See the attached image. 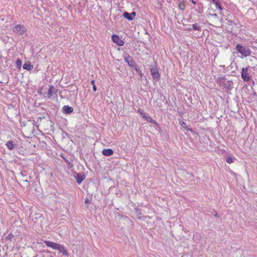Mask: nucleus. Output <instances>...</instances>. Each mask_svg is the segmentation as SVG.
Masks as SVG:
<instances>
[{"mask_svg":"<svg viewBox=\"0 0 257 257\" xmlns=\"http://www.w3.org/2000/svg\"><path fill=\"white\" fill-rule=\"evenodd\" d=\"M44 242L46 244V245L47 246L51 247L53 249L59 251V252L60 253H61L63 255L65 256H69V253L64 246L59 243H57L49 240H44Z\"/></svg>","mask_w":257,"mask_h":257,"instance_id":"nucleus-1","label":"nucleus"},{"mask_svg":"<svg viewBox=\"0 0 257 257\" xmlns=\"http://www.w3.org/2000/svg\"><path fill=\"white\" fill-rule=\"evenodd\" d=\"M237 51L240 53L243 57H247L251 54L250 49L246 46H243L240 44H237L235 46Z\"/></svg>","mask_w":257,"mask_h":257,"instance_id":"nucleus-2","label":"nucleus"},{"mask_svg":"<svg viewBox=\"0 0 257 257\" xmlns=\"http://www.w3.org/2000/svg\"><path fill=\"white\" fill-rule=\"evenodd\" d=\"M13 31L15 34L22 36L27 31V29L24 25L18 24L13 27Z\"/></svg>","mask_w":257,"mask_h":257,"instance_id":"nucleus-3","label":"nucleus"},{"mask_svg":"<svg viewBox=\"0 0 257 257\" xmlns=\"http://www.w3.org/2000/svg\"><path fill=\"white\" fill-rule=\"evenodd\" d=\"M125 61L127 63V65L131 67H136V70H137V66L135 61L133 60L132 57L127 53H125L123 56Z\"/></svg>","mask_w":257,"mask_h":257,"instance_id":"nucleus-4","label":"nucleus"},{"mask_svg":"<svg viewBox=\"0 0 257 257\" xmlns=\"http://www.w3.org/2000/svg\"><path fill=\"white\" fill-rule=\"evenodd\" d=\"M248 67L242 68L241 69V76L244 82H248L250 80L249 72H248Z\"/></svg>","mask_w":257,"mask_h":257,"instance_id":"nucleus-5","label":"nucleus"},{"mask_svg":"<svg viewBox=\"0 0 257 257\" xmlns=\"http://www.w3.org/2000/svg\"><path fill=\"white\" fill-rule=\"evenodd\" d=\"M112 40L118 46H121L123 45L124 42L116 35H113L111 37Z\"/></svg>","mask_w":257,"mask_h":257,"instance_id":"nucleus-6","label":"nucleus"},{"mask_svg":"<svg viewBox=\"0 0 257 257\" xmlns=\"http://www.w3.org/2000/svg\"><path fill=\"white\" fill-rule=\"evenodd\" d=\"M123 16L127 20L132 21L135 19L136 16V13L135 12H132L131 13H129L128 12H124L123 13Z\"/></svg>","mask_w":257,"mask_h":257,"instance_id":"nucleus-7","label":"nucleus"},{"mask_svg":"<svg viewBox=\"0 0 257 257\" xmlns=\"http://www.w3.org/2000/svg\"><path fill=\"white\" fill-rule=\"evenodd\" d=\"M151 72L154 79H159L160 78V74L157 69L151 68Z\"/></svg>","mask_w":257,"mask_h":257,"instance_id":"nucleus-8","label":"nucleus"},{"mask_svg":"<svg viewBox=\"0 0 257 257\" xmlns=\"http://www.w3.org/2000/svg\"><path fill=\"white\" fill-rule=\"evenodd\" d=\"M6 146L9 150L12 151L17 147V144L14 141H9L6 144Z\"/></svg>","mask_w":257,"mask_h":257,"instance_id":"nucleus-9","label":"nucleus"},{"mask_svg":"<svg viewBox=\"0 0 257 257\" xmlns=\"http://www.w3.org/2000/svg\"><path fill=\"white\" fill-rule=\"evenodd\" d=\"M30 217L34 223H36L39 220L41 221L42 215L40 213H35L34 215L31 214Z\"/></svg>","mask_w":257,"mask_h":257,"instance_id":"nucleus-10","label":"nucleus"},{"mask_svg":"<svg viewBox=\"0 0 257 257\" xmlns=\"http://www.w3.org/2000/svg\"><path fill=\"white\" fill-rule=\"evenodd\" d=\"M63 112L66 114H70L73 111V107L69 105H65L62 108Z\"/></svg>","mask_w":257,"mask_h":257,"instance_id":"nucleus-11","label":"nucleus"},{"mask_svg":"<svg viewBox=\"0 0 257 257\" xmlns=\"http://www.w3.org/2000/svg\"><path fill=\"white\" fill-rule=\"evenodd\" d=\"M84 179V175L80 173H77L75 176V179L78 184H80Z\"/></svg>","mask_w":257,"mask_h":257,"instance_id":"nucleus-12","label":"nucleus"},{"mask_svg":"<svg viewBox=\"0 0 257 257\" xmlns=\"http://www.w3.org/2000/svg\"><path fill=\"white\" fill-rule=\"evenodd\" d=\"M102 154L105 156H110L113 153V151L111 149H106L102 151Z\"/></svg>","mask_w":257,"mask_h":257,"instance_id":"nucleus-13","label":"nucleus"},{"mask_svg":"<svg viewBox=\"0 0 257 257\" xmlns=\"http://www.w3.org/2000/svg\"><path fill=\"white\" fill-rule=\"evenodd\" d=\"M23 67L24 69L30 71L33 69L34 66L30 63L27 62L24 64Z\"/></svg>","mask_w":257,"mask_h":257,"instance_id":"nucleus-14","label":"nucleus"},{"mask_svg":"<svg viewBox=\"0 0 257 257\" xmlns=\"http://www.w3.org/2000/svg\"><path fill=\"white\" fill-rule=\"evenodd\" d=\"M192 28H189V30H197L200 31L201 30V27L197 23H195L191 25Z\"/></svg>","mask_w":257,"mask_h":257,"instance_id":"nucleus-15","label":"nucleus"},{"mask_svg":"<svg viewBox=\"0 0 257 257\" xmlns=\"http://www.w3.org/2000/svg\"><path fill=\"white\" fill-rule=\"evenodd\" d=\"M144 118L149 122L157 125V122L150 116H147V115L144 117Z\"/></svg>","mask_w":257,"mask_h":257,"instance_id":"nucleus-16","label":"nucleus"},{"mask_svg":"<svg viewBox=\"0 0 257 257\" xmlns=\"http://www.w3.org/2000/svg\"><path fill=\"white\" fill-rule=\"evenodd\" d=\"M234 160H235V157H234L233 156H227L226 158V161L228 164L232 163L234 161Z\"/></svg>","mask_w":257,"mask_h":257,"instance_id":"nucleus-17","label":"nucleus"},{"mask_svg":"<svg viewBox=\"0 0 257 257\" xmlns=\"http://www.w3.org/2000/svg\"><path fill=\"white\" fill-rule=\"evenodd\" d=\"M53 89H54V86L53 85L49 86V88L48 90V95L49 98H50L52 95V94L53 92Z\"/></svg>","mask_w":257,"mask_h":257,"instance_id":"nucleus-18","label":"nucleus"},{"mask_svg":"<svg viewBox=\"0 0 257 257\" xmlns=\"http://www.w3.org/2000/svg\"><path fill=\"white\" fill-rule=\"evenodd\" d=\"M225 81V77H219L217 79V83L221 86L222 84L224 83Z\"/></svg>","mask_w":257,"mask_h":257,"instance_id":"nucleus-19","label":"nucleus"},{"mask_svg":"<svg viewBox=\"0 0 257 257\" xmlns=\"http://www.w3.org/2000/svg\"><path fill=\"white\" fill-rule=\"evenodd\" d=\"M215 6H216V8L218 9H219L220 11H221L223 10V8L221 6V5L220 3V2L219 1H218L217 2H216L215 4H214Z\"/></svg>","mask_w":257,"mask_h":257,"instance_id":"nucleus-20","label":"nucleus"},{"mask_svg":"<svg viewBox=\"0 0 257 257\" xmlns=\"http://www.w3.org/2000/svg\"><path fill=\"white\" fill-rule=\"evenodd\" d=\"M180 124L185 129H186V130H187L188 131H190L191 132H192V129H189L188 126L187 125L186 123L185 122L182 121V122L180 123Z\"/></svg>","mask_w":257,"mask_h":257,"instance_id":"nucleus-21","label":"nucleus"},{"mask_svg":"<svg viewBox=\"0 0 257 257\" xmlns=\"http://www.w3.org/2000/svg\"><path fill=\"white\" fill-rule=\"evenodd\" d=\"M137 112L140 113V114L143 118H144V117L146 115V113L144 112L141 109H138Z\"/></svg>","mask_w":257,"mask_h":257,"instance_id":"nucleus-22","label":"nucleus"},{"mask_svg":"<svg viewBox=\"0 0 257 257\" xmlns=\"http://www.w3.org/2000/svg\"><path fill=\"white\" fill-rule=\"evenodd\" d=\"M16 65L18 67H20L22 65V62L21 60L19 59H17L16 61Z\"/></svg>","mask_w":257,"mask_h":257,"instance_id":"nucleus-23","label":"nucleus"},{"mask_svg":"<svg viewBox=\"0 0 257 257\" xmlns=\"http://www.w3.org/2000/svg\"><path fill=\"white\" fill-rule=\"evenodd\" d=\"M96 90H97V87L95 85H94V86H93V90L94 91H96Z\"/></svg>","mask_w":257,"mask_h":257,"instance_id":"nucleus-24","label":"nucleus"},{"mask_svg":"<svg viewBox=\"0 0 257 257\" xmlns=\"http://www.w3.org/2000/svg\"><path fill=\"white\" fill-rule=\"evenodd\" d=\"M20 174H21L22 176H23V177H26V176H27V174H24V173H23V172H21L20 173Z\"/></svg>","mask_w":257,"mask_h":257,"instance_id":"nucleus-25","label":"nucleus"},{"mask_svg":"<svg viewBox=\"0 0 257 257\" xmlns=\"http://www.w3.org/2000/svg\"><path fill=\"white\" fill-rule=\"evenodd\" d=\"M13 237V235L11 234H9L8 236H7V238L8 239H10V238H11L12 237Z\"/></svg>","mask_w":257,"mask_h":257,"instance_id":"nucleus-26","label":"nucleus"},{"mask_svg":"<svg viewBox=\"0 0 257 257\" xmlns=\"http://www.w3.org/2000/svg\"><path fill=\"white\" fill-rule=\"evenodd\" d=\"M192 3L194 5H196V2L195 1H194V0H190Z\"/></svg>","mask_w":257,"mask_h":257,"instance_id":"nucleus-27","label":"nucleus"},{"mask_svg":"<svg viewBox=\"0 0 257 257\" xmlns=\"http://www.w3.org/2000/svg\"><path fill=\"white\" fill-rule=\"evenodd\" d=\"M91 84H92V86H94V85H95V81H94V80H92V81H91Z\"/></svg>","mask_w":257,"mask_h":257,"instance_id":"nucleus-28","label":"nucleus"},{"mask_svg":"<svg viewBox=\"0 0 257 257\" xmlns=\"http://www.w3.org/2000/svg\"><path fill=\"white\" fill-rule=\"evenodd\" d=\"M211 16L214 17H217V15L216 14H212Z\"/></svg>","mask_w":257,"mask_h":257,"instance_id":"nucleus-29","label":"nucleus"},{"mask_svg":"<svg viewBox=\"0 0 257 257\" xmlns=\"http://www.w3.org/2000/svg\"><path fill=\"white\" fill-rule=\"evenodd\" d=\"M218 0H212V2L213 4H215L216 2H217Z\"/></svg>","mask_w":257,"mask_h":257,"instance_id":"nucleus-30","label":"nucleus"},{"mask_svg":"<svg viewBox=\"0 0 257 257\" xmlns=\"http://www.w3.org/2000/svg\"><path fill=\"white\" fill-rule=\"evenodd\" d=\"M88 201H89V200H88V199H85V201H84L85 203H88Z\"/></svg>","mask_w":257,"mask_h":257,"instance_id":"nucleus-31","label":"nucleus"},{"mask_svg":"<svg viewBox=\"0 0 257 257\" xmlns=\"http://www.w3.org/2000/svg\"><path fill=\"white\" fill-rule=\"evenodd\" d=\"M232 23V22L231 21H228V24L229 25L230 24H231Z\"/></svg>","mask_w":257,"mask_h":257,"instance_id":"nucleus-32","label":"nucleus"},{"mask_svg":"<svg viewBox=\"0 0 257 257\" xmlns=\"http://www.w3.org/2000/svg\"><path fill=\"white\" fill-rule=\"evenodd\" d=\"M65 162L68 164H70V162L67 160H65Z\"/></svg>","mask_w":257,"mask_h":257,"instance_id":"nucleus-33","label":"nucleus"},{"mask_svg":"<svg viewBox=\"0 0 257 257\" xmlns=\"http://www.w3.org/2000/svg\"><path fill=\"white\" fill-rule=\"evenodd\" d=\"M215 216L217 217H219V216L217 213L215 214Z\"/></svg>","mask_w":257,"mask_h":257,"instance_id":"nucleus-34","label":"nucleus"},{"mask_svg":"<svg viewBox=\"0 0 257 257\" xmlns=\"http://www.w3.org/2000/svg\"><path fill=\"white\" fill-rule=\"evenodd\" d=\"M43 257H53V256L52 255H50V256H45L43 255Z\"/></svg>","mask_w":257,"mask_h":257,"instance_id":"nucleus-35","label":"nucleus"},{"mask_svg":"<svg viewBox=\"0 0 257 257\" xmlns=\"http://www.w3.org/2000/svg\"><path fill=\"white\" fill-rule=\"evenodd\" d=\"M138 218L141 220H144V219L142 218L141 217H138Z\"/></svg>","mask_w":257,"mask_h":257,"instance_id":"nucleus-36","label":"nucleus"},{"mask_svg":"<svg viewBox=\"0 0 257 257\" xmlns=\"http://www.w3.org/2000/svg\"><path fill=\"white\" fill-rule=\"evenodd\" d=\"M182 8H183V7H181V10H184V8L183 9H182Z\"/></svg>","mask_w":257,"mask_h":257,"instance_id":"nucleus-37","label":"nucleus"},{"mask_svg":"<svg viewBox=\"0 0 257 257\" xmlns=\"http://www.w3.org/2000/svg\"><path fill=\"white\" fill-rule=\"evenodd\" d=\"M182 8H183V7H181V10H184V8L183 9H182Z\"/></svg>","mask_w":257,"mask_h":257,"instance_id":"nucleus-38","label":"nucleus"},{"mask_svg":"<svg viewBox=\"0 0 257 257\" xmlns=\"http://www.w3.org/2000/svg\"><path fill=\"white\" fill-rule=\"evenodd\" d=\"M47 252H48V253H50V251H47Z\"/></svg>","mask_w":257,"mask_h":257,"instance_id":"nucleus-39","label":"nucleus"},{"mask_svg":"<svg viewBox=\"0 0 257 257\" xmlns=\"http://www.w3.org/2000/svg\"><path fill=\"white\" fill-rule=\"evenodd\" d=\"M34 257H36V256H34Z\"/></svg>","mask_w":257,"mask_h":257,"instance_id":"nucleus-40","label":"nucleus"}]
</instances>
